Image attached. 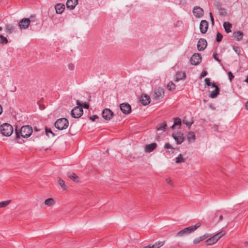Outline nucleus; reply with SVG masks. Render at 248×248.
I'll use <instances>...</instances> for the list:
<instances>
[{"label": "nucleus", "instance_id": "obj_1", "mask_svg": "<svg viewBox=\"0 0 248 248\" xmlns=\"http://www.w3.org/2000/svg\"><path fill=\"white\" fill-rule=\"evenodd\" d=\"M16 136L15 139L18 140L20 137L28 138L31 136L32 133V127L30 125H23L19 130H18L17 126L15 129Z\"/></svg>", "mask_w": 248, "mask_h": 248}, {"label": "nucleus", "instance_id": "obj_2", "mask_svg": "<svg viewBox=\"0 0 248 248\" xmlns=\"http://www.w3.org/2000/svg\"><path fill=\"white\" fill-rule=\"evenodd\" d=\"M201 226V223L199 222L196 223L194 225L189 226L185 228L184 229L178 232L176 236H183L185 235H187L194 232L196 230L199 228Z\"/></svg>", "mask_w": 248, "mask_h": 248}, {"label": "nucleus", "instance_id": "obj_3", "mask_svg": "<svg viewBox=\"0 0 248 248\" xmlns=\"http://www.w3.org/2000/svg\"><path fill=\"white\" fill-rule=\"evenodd\" d=\"M13 126L8 123H4L0 126V132L4 136H10L13 132Z\"/></svg>", "mask_w": 248, "mask_h": 248}, {"label": "nucleus", "instance_id": "obj_4", "mask_svg": "<svg viewBox=\"0 0 248 248\" xmlns=\"http://www.w3.org/2000/svg\"><path fill=\"white\" fill-rule=\"evenodd\" d=\"M69 125L68 120L65 118H61L57 119L55 123V127L59 130L65 129Z\"/></svg>", "mask_w": 248, "mask_h": 248}, {"label": "nucleus", "instance_id": "obj_5", "mask_svg": "<svg viewBox=\"0 0 248 248\" xmlns=\"http://www.w3.org/2000/svg\"><path fill=\"white\" fill-rule=\"evenodd\" d=\"M32 18H34V16L31 15L29 18L22 19L18 23L20 29H26L29 27L31 22H35V20H32Z\"/></svg>", "mask_w": 248, "mask_h": 248}, {"label": "nucleus", "instance_id": "obj_6", "mask_svg": "<svg viewBox=\"0 0 248 248\" xmlns=\"http://www.w3.org/2000/svg\"><path fill=\"white\" fill-rule=\"evenodd\" d=\"M83 114V109L81 108H79L78 105L77 107H74L71 111V115L74 118H79Z\"/></svg>", "mask_w": 248, "mask_h": 248}, {"label": "nucleus", "instance_id": "obj_7", "mask_svg": "<svg viewBox=\"0 0 248 248\" xmlns=\"http://www.w3.org/2000/svg\"><path fill=\"white\" fill-rule=\"evenodd\" d=\"M172 137L175 140L177 144H181L184 142L185 139L183 133L181 131L173 133L172 134Z\"/></svg>", "mask_w": 248, "mask_h": 248}, {"label": "nucleus", "instance_id": "obj_8", "mask_svg": "<svg viewBox=\"0 0 248 248\" xmlns=\"http://www.w3.org/2000/svg\"><path fill=\"white\" fill-rule=\"evenodd\" d=\"M202 58L200 53H194L190 60V64L193 65H197L202 62Z\"/></svg>", "mask_w": 248, "mask_h": 248}, {"label": "nucleus", "instance_id": "obj_9", "mask_svg": "<svg viewBox=\"0 0 248 248\" xmlns=\"http://www.w3.org/2000/svg\"><path fill=\"white\" fill-rule=\"evenodd\" d=\"M102 117L106 121L110 120L114 116V113L109 108H105L102 112Z\"/></svg>", "mask_w": 248, "mask_h": 248}, {"label": "nucleus", "instance_id": "obj_10", "mask_svg": "<svg viewBox=\"0 0 248 248\" xmlns=\"http://www.w3.org/2000/svg\"><path fill=\"white\" fill-rule=\"evenodd\" d=\"M120 108L124 114H129L131 112V107L127 103H123L120 105Z\"/></svg>", "mask_w": 248, "mask_h": 248}, {"label": "nucleus", "instance_id": "obj_11", "mask_svg": "<svg viewBox=\"0 0 248 248\" xmlns=\"http://www.w3.org/2000/svg\"><path fill=\"white\" fill-rule=\"evenodd\" d=\"M207 45L206 40L203 38H200L197 43V48L200 51L204 50Z\"/></svg>", "mask_w": 248, "mask_h": 248}, {"label": "nucleus", "instance_id": "obj_12", "mask_svg": "<svg viewBox=\"0 0 248 248\" xmlns=\"http://www.w3.org/2000/svg\"><path fill=\"white\" fill-rule=\"evenodd\" d=\"M208 22L205 20H202L200 24V30L202 33H205L208 29Z\"/></svg>", "mask_w": 248, "mask_h": 248}, {"label": "nucleus", "instance_id": "obj_13", "mask_svg": "<svg viewBox=\"0 0 248 248\" xmlns=\"http://www.w3.org/2000/svg\"><path fill=\"white\" fill-rule=\"evenodd\" d=\"M194 15L198 18L202 17L203 16V10L199 6H195L193 9Z\"/></svg>", "mask_w": 248, "mask_h": 248}, {"label": "nucleus", "instance_id": "obj_14", "mask_svg": "<svg viewBox=\"0 0 248 248\" xmlns=\"http://www.w3.org/2000/svg\"><path fill=\"white\" fill-rule=\"evenodd\" d=\"M140 102L143 105H148L150 102V97L147 94H142L140 98Z\"/></svg>", "mask_w": 248, "mask_h": 248}, {"label": "nucleus", "instance_id": "obj_15", "mask_svg": "<svg viewBox=\"0 0 248 248\" xmlns=\"http://www.w3.org/2000/svg\"><path fill=\"white\" fill-rule=\"evenodd\" d=\"M67 176L72 180L73 182L77 183L80 182V178L74 172L72 171H69L67 173Z\"/></svg>", "mask_w": 248, "mask_h": 248}, {"label": "nucleus", "instance_id": "obj_16", "mask_svg": "<svg viewBox=\"0 0 248 248\" xmlns=\"http://www.w3.org/2000/svg\"><path fill=\"white\" fill-rule=\"evenodd\" d=\"M164 92L162 88L158 87L154 90V99H159V97L164 94Z\"/></svg>", "mask_w": 248, "mask_h": 248}, {"label": "nucleus", "instance_id": "obj_17", "mask_svg": "<svg viewBox=\"0 0 248 248\" xmlns=\"http://www.w3.org/2000/svg\"><path fill=\"white\" fill-rule=\"evenodd\" d=\"M157 148V144L155 142L147 144L145 147V152L151 153Z\"/></svg>", "mask_w": 248, "mask_h": 248}, {"label": "nucleus", "instance_id": "obj_18", "mask_svg": "<svg viewBox=\"0 0 248 248\" xmlns=\"http://www.w3.org/2000/svg\"><path fill=\"white\" fill-rule=\"evenodd\" d=\"M78 4V0H67L66 7L71 10L74 9Z\"/></svg>", "mask_w": 248, "mask_h": 248}, {"label": "nucleus", "instance_id": "obj_19", "mask_svg": "<svg viewBox=\"0 0 248 248\" xmlns=\"http://www.w3.org/2000/svg\"><path fill=\"white\" fill-rule=\"evenodd\" d=\"M55 8L57 14H61L65 9V6L63 4L57 3L55 5Z\"/></svg>", "mask_w": 248, "mask_h": 248}, {"label": "nucleus", "instance_id": "obj_20", "mask_svg": "<svg viewBox=\"0 0 248 248\" xmlns=\"http://www.w3.org/2000/svg\"><path fill=\"white\" fill-rule=\"evenodd\" d=\"M186 77V73L185 72H182L178 71L176 72L175 75V78L174 81L177 82L181 79H185Z\"/></svg>", "mask_w": 248, "mask_h": 248}, {"label": "nucleus", "instance_id": "obj_21", "mask_svg": "<svg viewBox=\"0 0 248 248\" xmlns=\"http://www.w3.org/2000/svg\"><path fill=\"white\" fill-rule=\"evenodd\" d=\"M223 26L224 28L225 31L227 33H229L232 31L231 29L232 28V24L229 22H224Z\"/></svg>", "mask_w": 248, "mask_h": 248}, {"label": "nucleus", "instance_id": "obj_22", "mask_svg": "<svg viewBox=\"0 0 248 248\" xmlns=\"http://www.w3.org/2000/svg\"><path fill=\"white\" fill-rule=\"evenodd\" d=\"M243 36V32L241 31H234L233 32V37L236 38L238 41L242 40Z\"/></svg>", "mask_w": 248, "mask_h": 248}, {"label": "nucleus", "instance_id": "obj_23", "mask_svg": "<svg viewBox=\"0 0 248 248\" xmlns=\"http://www.w3.org/2000/svg\"><path fill=\"white\" fill-rule=\"evenodd\" d=\"M219 92L220 88L219 87L216 88V89L209 94V96L211 98H215L219 94Z\"/></svg>", "mask_w": 248, "mask_h": 248}, {"label": "nucleus", "instance_id": "obj_24", "mask_svg": "<svg viewBox=\"0 0 248 248\" xmlns=\"http://www.w3.org/2000/svg\"><path fill=\"white\" fill-rule=\"evenodd\" d=\"M217 241L216 237L213 236L205 241V245L207 246H211L216 243Z\"/></svg>", "mask_w": 248, "mask_h": 248}, {"label": "nucleus", "instance_id": "obj_25", "mask_svg": "<svg viewBox=\"0 0 248 248\" xmlns=\"http://www.w3.org/2000/svg\"><path fill=\"white\" fill-rule=\"evenodd\" d=\"M76 103L79 108H81L82 109L83 108L88 109L89 108L90 106L88 103L85 102L81 104L79 100H77Z\"/></svg>", "mask_w": 248, "mask_h": 248}, {"label": "nucleus", "instance_id": "obj_26", "mask_svg": "<svg viewBox=\"0 0 248 248\" xmlns=\"http://www.w3.org/2000/svg\"><path fill=\"white\" fill-rule=\"evenodd\" d=\"M15 27L12 24H6L5 25V31L8 34H11L13 32Z\"/></svg>", "mask_w": 248, "mask_h": 248}, {"label": "nucleus", "instance_id": "obj_27", "mask_svg": "<svg viewBox=\"0 0 248 248\" xmlns=\"http://www.w3.org/2000/svg\"><path fill=\"white\" fill-rule=\"evenodd\" d=\"M167 124L166 122H163L162 123L159 124L156 126L157 130H163L165 131L167 128Z\"/></svg>", "mask_w": 248, "mask_h": 248}, {"label": "nucleus", "instance_id": "obj_28", "mask_svg": "<svg viewBox=\"0 0 248 248\" xmlns=\"http://www.w3.org/2000/svg\"><path fill=\"white\" fill-rule=\"evenodd\" d=\"M44 203L47 206H50L55 203V201L53 198H49L45 201Z\"/></svg>", "mask_w": 248, "mask_h": 248}, {"label": "nucleus", "instance_id": "obj_29", "mask_svg": "<svg viewBox=\"0 0 248 248\" xmlns=\"http://www.w3.org/2000/svg\"><path fill=\"white\" fill-rule=\"evenodd\" d=\"M196 137L194 133L192 131L188 132V136L187 137V140H188V141L189 142H190L192 140L194 141Z\"/></svg>", "mask_w": 248, "mask_h": 248}, {"label": "nucleus", "instance_id": "obj_30", "mask_svg": "<svg viewBox=\"0 0 248 248\" xmlns=\"http://www.w3.org/2000/svg\"><path fill=\"white\" fill-rule=\"evenodd\" d=\"M59 184L63 190H66L67 186L64 181L60 177L57 178Z\"/></svg>", "mask_w": 248, "mask_h": 248}, {"label": "nucleus", "instance_id": "obj_31", "mask_svg": "<svg viewBox=\"0 0 248 248\" xmlns=\"http://www.w3.org/2000/svg\"><path fill=\"white\" fill-rule=\"evenodd\" d=\"M167 87L169 91H173L175 90L176 85L172 81H170Z\"/></svg>", "mask_w": 248, "mask_h": 248}, {"label": "nucleus", "instance_id": "obj_32", "mask_svg": "<svg viewBox=\"0 0 248 248\" xmlns=\"http://www.w3.org/2000/svg\"><path fill=\"white\" fill-rule=\"evenodd\" d=\"M185 161L186 159L183 157V155L181 154H180L175 158V162L176 163H181L185 162Z\"/></svg>", "mask_w": 248, "mask_h": 248}, {"label": "nucleus", "instance_id": "obj_33", "mask_svg": "<svg viewBox=\"0 0 248 248\" xmlns=\"http://www.w3.org/2000/svg\"><path fill=\"white\" fill-rule=\"evenodd\" d=\"M226 234V232L225 231H221L216 234L214 235V236L216 237V238L217 241H218L220 238L225 235Z\"/></svg>", "mask_w": 248, "mask_h": 248}, {"label": "nucleus", "instance_id": "obj_34", "mask_svg": "<svg viewBox=\"0 0 248 248\" xmlns=\"http://www.w3.org/2000/svg\"><path fill=\"white\" fill-rule=\"evenodd\" d=\"M8 43V40L7 38L3 36L2 35L0 34V44L2 45H6Z\"/></svg>", "mask_w": 248, "mask_h": 248}, {"label": "nucleus", "instance_id": "obj_35", "mask_svg": "<svg viewBox=\"0 0 248 248\" xmlns=\"http://www.w3.org/2000/svg\"><path fill=\"white\" fill-rule=\"evenodd\" d=\"M165 241H158L151 246L153 248H159L164 244Z\"/></svg>", "mask_w": 248, "mask_h": 248}, {"label": "nucleus", "instance_id": "obj_36", "mask_svg": "<svg viewBox=\"0 0 248 248\" xmlns=\"http://www.w3.org/2000/svg\"><path fill=\"white\" fill-rule=\"evenodd\" d=\"M45 132L47 136H49L48 134L50 133L52 135V137H54L55 136V134L52 132L50 128L46 127L45 128Z\"/></svg>", "mask_w": 248, "mask_h": 248}, {"label": "nucleus", "instance_id": "obj_37", "mask_svg": "<svg viewBox=\"0 0 248 248\" xmlns=\"http://www.w3.org/2000/svg\"><path fill=\"white\" fill-rule=\"evenodd\" d=\"M164 148L166 149H171V151H169V152H171V153H174V148L169 143L167 142L165 144Z\"/></svg>", "mask_w": 248, "mask_h": 248}, {"label": "nucleus", "instance_id": "obj_38", "mask_svg": "<svg viewBox=\"0 0 248 248\" xmlns=\"http://www.w3.org/2000/svg\"><path fill=\"white\" fill-rule=\"evenodd\" d=\"M222 38H223L222 34L219 32H217L216 41L217 43H219L222 41Z\"/></svg>", "mask_w": 248, "mask_h": 248}, {"label": "nucleus", "instance_id": "obj_39", "mask_svg": "<svg viewBox=\"0 0 248 248\" xmlns=\"http://www.w3.org/2000/svg\"><path fill=\"white\" fill-rule=\"evenodd\" d=\"M182 121L180 118L176 117L174 118V125H181Z\"/></svg>", "mask_w": 248, "mask_h": 248}, {"label": "nucleus", "instance_id": "obj_40", "mask_svg": "<svg viewBox=\"0 0 248 248\" xmlns=\"http://www.w3.org/2000/svg\"><path fill=\"white\" fill-rule=\"evenodd\" d=\"M219 15L223 16H225L227 15L226 10L224 8L220 7L219 8Z\"/></svg>", "mask_w": 248, "mask_h": 248}, {"label": "nucleus", "instance_id": "obj_41", "mask_svg": "<svg viewBox=\"0 0 248 248\" xmlns=\"http://www.w3.org/2000/svg\"><path fill=\"white\" fill-rule=\"evenodd\" d=\"M11 200H7L0 202V207H5L7 206L10 202Z\"/></svg>", "mask_w": 248, "mask_h": 248}, {"label": "nucleus", "instance_id": "obj_42", "mask_svg": "<svg viewBox=\"0 0 248 248\" xmlns=\"http://www.w3.org/2000/svg\"><path fill=\"white\" fill-rule=\"evenodd\" d=\"M232 48H233V50L234 51V52L238 55H240V54H241V50H240V47L239 46H232Z\"/></svg>", "mask_w": 248, "mask_h": 248}, {"label": "nucleus", "instance_id": "obj_43", "mask_svg": "<svg viewBox=\"0 0 248 248\" xmlns=\"http://www.w3.org/2000/svg\"><path fill=\"white\" fill-rule=\"evenodd\" d=\"M228 76L229 80L231 82L232 81V79L234 78V76L233 75V74L231 71H229L228 72Z\"/></svg>", "mask_w": 248, "mask_h": 248}, {"label": "nucleus", "instance_id": "obj_44", "mask_svg": "<svg viewBox=\"0 0 248 248\" xmlns=\"http://www.w3.org/2000/svg\"><path fill=\"white\" fill-rule=\"evenodd\" d=\"M213 58L218 62H221V60L217 57V54L216 52H214L213 54Z\"/></svg>", "mask_w": 248, "mask_h": 248}, {"label": "nucleus", "instance_id": "obj_45", "mask_svg": "<svg viewBox=\"0 0 248 248\" xmlns=\"http://www.w3.org/2000/svg\"><path fill=\"white\" fill-rule=\"evenodd\" d=\"M204 82H205V86H210L211 82L210 81V78H205L204 79Z\"/></svg>", "mask_w": 248, "mask_h": 248}, {"label": "nucleus", "instance_id": "obj_46", "mask_svg": "<svg viewBox=\"0 0 248 248\" xmlns=\"http://www.w3.org/2000/svg\"><path fill=\"white\" fill-rule=\"evenodd\" d=\"M207 74H208L207 72L205 70H203L202 71V73L200 75V78H204Z\"/></svg>", "mask_w": 248, "mask_h": 248}, {"label": "nucleus", "instance_id": "obj_47", "mask_svg": "<svg viewBox=\"0 0 248 248\" xmlns=\"http://www.w3.org/2000/svg\"><path fill=\"white\" fill-rule=\"evenodd\" d=\"M97 119H98V117L96 115H93L89 117V119L93 122L95 121Z\"/></svg>", "mask_w": 248, "mask_h": 248}, {"label": "nucleus", "instance_id": "obj_48", "mask_svg": "<svg viewBox=\"0 0 248 248\" xmlns=\"http://www.w3.org/2000/svg\"><path fill=\"white\" fill-rule=\"evenodd\" d=\"M201 242V240H200V239H199V237H197V238H196L194 239L193 240V244H194V245L198 244H199V243L200 242Z\"/></svg>", "mask_w": 248, "mask_h": 248}, {"label": "nucleus", "instance_id": "obj_49", "mask_svg": "<svg viewBox=\"0 0 248 248\" xmlns=\"http://www.w3.org/2000/svg\"><path fill=\"white\" fill-rule=\"evenodd\" d=\"M183 123L186 124L187 126L189 127L190 126H191L192 125V124H193V121L192 122H186L185 121V120L183 121Z\"/></svg>", "mask_w": 248, "mask_h": 248}, {"label": "nucleus", "instance_id": "obj_50", "mask_svg": "<svg viewBox=\"0 0 248 248\" xmlns=\"http://www.w3.org/2000/svg\"><path fill=\"white\" fill-rule=\"evenodd\" d=\"M209 15H210V17L211 21L212 22V24L214 25V17H213L212 13H210Z\"/></svg>", "mask_w": 248, "mask_h": 248}, {"label": "nucleus", "instance_id": "obj_51", "mask_svg": "<svg viewBox=\"0 0 248 248\" xmlns=\"http://www.w3.org/2000/svg\"><path fill=\"white\" fill-rule=\"evenodd\" d=\"M74 65L73 63H71L68 64V68L70 70H73L74 69Z\"/></svg>", "mask_w": 248, "mask_h": 248}, {"label": "nucleus", "instance_id": "obj_52", "mask_svg": "<svg viewBox=\"0 0 248 248\" xmlns=\"http://www.w3.org/2000/svg\"><path fill=\"white\" fill-rule=\"evenodd\" d=\"M210 86H212L213 88H215V89H216V88L219 87L215 82H211L210 84Z\"/></svg>", "mask_w": 248, "mask_h": 248}, {"label": "nucleus", "instance_id": "obj_53", "mask_svg": "<svg viewBox=\"0 0 248 248\" xmlns=\"http://www.w3.org/2000/svg\"><path fill=\"white\" fill-rule=\"evenodd\" d=\"M211 236V234L206 233L204 234L203 235V236L205 238V239H206L208 237H210Z\"/></svg>", "mask_w": 248, "mask_h": 248}, {"label": "nucleus", "instance_id": "obj_54", "mask_svg": "<svg viewBox=\"0 0 248 248\" xmlns=\"http://www.w3.org/2000/svg\"><path fill=\"white\" fill-rule=\"evenodd\" d=\"M166 182L169 185H171V184H172V182L170 179H167Z\"/></svg>", "mask_w": 248, "mask_h": 248}, {"label": "nucleus", "instance_id": "obj_55", "mask_svg": "<svg viewBox=\"0 0 248 248\" xmlns=\"http://www.w3.org/2000/svg\"><path fill=\"white\" fill-rule=\"evenodd\" d=\"M39 108L41 109H44L45 108V105H39Z\"/></svg>", "mask_w": 248, "mask_h": 248}, {"label": "nucleus", "instance_id": "obj_56", "mask_svg": "<svg viewBox=\"0 0 248 248\" xmlns=\"http://www.w3.org/2000/svg\"><path fill=\"white\" fill-rule=\"evenodd\" d=\"M199 237V239H200L201 241H202L205 240V238H204V237L203 236V235L200 236Z\"/></svg>", "mask_w": 248, "mask_h": 248}, {"label": "nucleus", "instance_id": "obj_57", "mask_svg": "<svg viewBox=\"0 0 248 248\" xmlns=\"http://www.w3.org/2000/svg\"><path fill=\"white\" fill-rule=\"evenodd\" d=\"M223 219V216L222 215H220L219 217V220L218 221H220L221 220H222Z\"/></svg>", "mask_w": 248, "mask_h": 248}, {"label": "nucleus", "instance_id": "obj_58", "mask_svg": "<svg viewBox=\"0 0 248 248\" xmlns=\"http://www.w3.org/2000/svg\"><path fill=\"white\" fill-rule=\"evenodd\" d=\"M245 107L248 110V101L245 104Z\"/></svg>", "mask_w": 248, "mask_h": 248}, {"label": "nucleus", "instance_id": "obj_59", "mask_svg": "<svg viewBox=\"0 0 248 248\" xmlns=\"http://www.w3.org/2000/svg\"><path fill=\"white\" fill-rule=\"evenodd\" d=\"M143 248H153L150 245H148L147 246L144 247Z\"/></svg>", "mask_w": 248, "mask_h": 248}, {"label": "nucleus", "instance_id": "obj_60", "mask_svg": "<svg viewBox=\"0 0 248 248\" xmlns=\"http://www.w3.org/2000/svg\"><path fill=\"white\" fill-rule=\"evenodd\" d=\"M2 112V108L1 105H0V115L1 114Z\"/></svg>", "mask_w": 248, "mask_h": 248}, {"label": "nucleus", "instance_id": "obj_61", "mask_svg": "<svg viewBox=\"0 0 248 248\" xmlns=\"http://www.w3.org/2000/svg\"><path fill=\"white\" fill-rule=\"evenodd\" d=\"M215 127H216V130L217 131L218 125H215Z\"/></svg>", "mask_w": 248, "mask_h": 248}, {"label": "nucleus", "instance_id": "obj_62", "mask_svg": "<svg viewBox=\"0 0 248 248\" xmlns=\"http://www.w3.org/2000/svg\"><path fill=\"white\" fill-rule=\"evenodd\" d=\"M245 81L248 83V76L247 78L245 80Z\"/></svg>", "mask_w": 248, "mask_h": 248}, {"label": "nucleus", "instance_id": "obj_63", "mask_svg": "<svg viewBox=\"0 0 248 248\" xmlns=\"http://www.w3.org/2000/svg\"><path fill=\"white\" fill-rule=\"evenodd\" d=\"M34 130L35 131H38L39 130L36 127L34 128Z\"/></svg>", "mask_w": 248, "mask_h": 248}, {"label": "nucleus", "instance_id": "obj_64", "mask_svg": "<svg viewBox=\"0 0 248 248\" xmlns=\"http://www.w3.org/2000/svg\"><path fill=\"white\" fill-rule=\"evenodd\" d=\"M176 125H174V124L170 127V128L171 129H173L174 126H175Z\"/></svg>", "mask_w": 248, "mask_h": 248}]
</instances>
